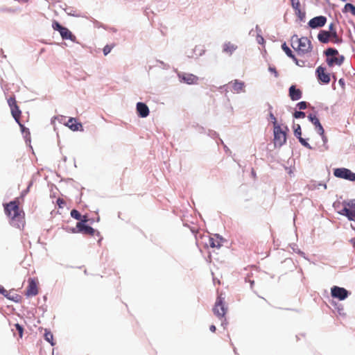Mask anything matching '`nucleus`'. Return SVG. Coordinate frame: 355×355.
<instances>
[{
  "mask_svg": "<svg viewBox=\"0 0 355 355\" xmlns=\"http://www.w3.org/2000/svg\"><path fill=\"white\" fill-rule=\"evenodd\" d=\"M324 54L326 56V62L330 67L335 65L340 66L345 60V57L340 55L336 49L328 48L324 51Z\"/></svg>",
  "mask_w": 355,
  "mask_h": 355,
  "instance_id": "3",
  "label": "nucleus"
},
{
  "mask_svg": "<svg viewBox=\"0 0 355 355\" xmlns=\"http://www.w3.org/2000/svg\"><path fill=\"white\" fill-rule=\"evenodd\" d=\"M252 175H253L254 177H255V176H256V173H255V172H254V171L253 169H252Z\"/></svg>",
  "mask_w": 355,
  "mask_h": 355,
  "instance_id": "48",
  "label": "nucleus"
},
{
  "mask_svg": "<svg viewBox=\"0 0 355 355\" xmlns=\"http://www.w3.org/2000/svg\"><path fill=\"white\" fill-rule=\"evenodd\" d=\"M286 141V132L281 126L274 127V144L275 146L281 147Z\"/></svg>",
  "mask_w": 355,
  "mask_h": 355,
  "instance_id": "6",
  "label": "nucleus"
},
{
  "mask_svg": "<svg viewBox=\"0 0 355 355\" xmlns=\"http://www.w3.org/2000/svg\"><path fill=\"white\" fill-rule=\"evenodd\" d=\"M10 111L12 116L15 119L17 123H19V119L21 117V112L19 110V106L17 105L14 107H10Z\"/></svg>",
  "mask_w": 355,
  "mask_h": 355,
  "instance_id": "22",
  "label": "nucleus"
},
{
  "mask_svg": "<svg viewBox=\"0 0 355 355\" xmlns=\"http://www.w3.org/2000/svg\"><path fill=\"white\" fill-rule=\"evenodd\" d=\"M345 9L349 11L353 15L355 16V6L352 3H347L345 6Z\"/></svg>",
  "mask_w": 355,
  "mask_h": 355,
  "instance_id": "30",
  "label": "nucleus"
},
{
  "mask_svg": "<svg viewBox=\"0 0 355 355\" xmlns=\"http://www.w3.org/2000/svg\"><path fill=\"white\" fill-rule=\"evenodd\" d=\"M209 245L212 248H220L222 246V238L218 236L209 238Z\"/></svg>",
  "mask_w": 355,
  "mask_h": 355,
  "instance_id": "19",
  "label": "nucleus"
},
{
  "mask_svg": "<svg viewBox=\"0 0 355 355\" xmlns=\"http://www.w3.org/2000/svg\"><path fill=\"white\" fill-rule=\"evenodd\" d=\"M236 49L237 46L230 42L225 43L223 45V51L229 55H232Z\"/></svg>",
  "mask_w": 355,
  "mask_h": 355,
  "instance_id": "21",
  "label": "nucleus"
},
{
  "mask_svg": "<svg viewBox=\"0 0 355 355\" xmlns=\"http://www.w3.org/2000/svg\"><path fill=\"white\" fill-rule=\"evenodd\" d=\"M343 205V208L338 213L346 216L349 220L355 222V199L344 201Z\"/></svg>",
  "mask_w": 355,
  "mask_h": 355,
  "instance_id": "5",
  "label": "nucleus"
},
{
  "mask_svg": "<svg viewBox=\"0 0 355 355\" xmlns=\"http://www.w3.org/2000/svg\"><path fill=\"white\" fill-rule=\"evenodd\" d=\"M330 41L335 44H340L343 42L342 38L338 35L336 31H330Z\"/></svg>",
  "mask_w": 355,
  "mask_h": 355,
  "instance_id": "24",
  "label": "nucleus"
},
{
  "mask_svg": "<svg viewBox=\"0 0 355 355\" xmlns=\"http://www.w3.org/2000/svg\"><path fill=\"white\" fill-rule=\"evenodd\" d=\"M269 116L274 124V127L279 125V124H277V119H276L275 116H274V114L272 112L270 113Z\"/></svg>",
  "mask_w": 355,
  "mask_h": 355,
  "instance_id": "42",
  "label": "nucleus"
},
{
  "mask_svg": "<svg viewBox=\"0 0 355 355\" xmlns=\"http://www.w3.org/2000/svg\"><path fill=\"white\" fill-rule=\"evenodd\" d=\"M57 203H58V206H59L60 207H62V205H64V200H63V199L58 198V199L57 200Z\"/></svg>",
  "mask_w": 355,
  "mask_h": 355,
  "instance_id": "44",
  "label": "nucleus"
},
{
  "mask_svg": "<svg viewBox=\"0 0 355 355\" xmlns=\"http://www.w3.org/2000/svg\"><path fill=\"white\" fill-rule=\"evenodd\" d=\"M178 76L181 82L189 85L197 84L198 82V77L192 73H179Z\"/></svg>",
  "mask_w": 355,
  "mask_h": 355,
  "instance_id": "9",
  "label": "nucleus"
},
{
  "mask_svg": "<svg viewBox=\"0 0 355 355\" xmlns=\"http://www.w3.org/2000/svg\"><path fill=\"white\" fill-rule=\"evenodd\" d=\"M44 338L47 342L50 343L52 346H53L55 345V343L53 342V334L49 330H48L46 329H45Z\"/></svg>",
  "mask_w": 355,
  "mask_h": 355,
  "instance_id": "26",
  "label": "nucleus"
},
{
  "mask_svg": "<svg viewBox=\"0 0 355 355\" xmlns=\"http://www.w3.org/2000/svg\"><path fill=\"white\" fill-rule=\"evenodd\" d=\"M282 49L284 50V51L285 52V53L291 58H292L295 62V63L299 65L298 64V61H297V59L295 58V56L293 55L292 51L291 50V49L286 44V43H284L282 45Z\"/></svg>",
  "mask_w": 355,
  "mask_h": 355,
  "instance_id": "23",
  "label": "nucleus"
},
{
  "mask_svg": "<svg viewBox=\"0 0 355 355\" xmlns=\"http://www.w3.org/2000/svg\"><path fill=\"white\" fill-rule=\"evenodd\" d=\"M318 40L323 44H327L330 42V31L321 30L318 35Z\"/></svg>",
  "mask_w": 355,
  "mask_h": 355,
  "instance_id": "18",
  "label": "nucleus"
},
{
  "mask_svg": "<svg viewBox=\"0 0 355 355\" xmlns=\"http://www.w3.org/2000/svg\"><path fill=\"white\" fill-rule=\"evenodd\" d=\"M308 118L311 121V123L315 125V127H317L320 125V121L319 119L314 115H312L311 114L308 116Z\"/></svg>",
  "mask_w": 355,
  "mask_h": 355,
  "instance_id": "29",
  "label": "nucleus"
},
{
  "mask_svg": "<svg viewBox=\"0 0 355 355\" xmlns=\"http://www.w3.org/2000/svg\"><path fill=\"white\" fill-rule=\"evenodd\" d=\"M76 227L79 232H81L86 235L94 236L96 230L90 226L86 225L83 223H78Z\"/></svg>",
  "mask_w": 355,
  "mask_h": 355,
  "instance_id": "12",
  "label": "nucleus"
},
{
  "mask_svg": "<svg viewBox=\"0 0 355 355\" xmlns=\"http://www.w3.org/2000/svg\"><path fill=\"white\" fill-rule=\"evenodd\" d=\"M327 22V18L324 16H318L313 17L309 21V26L311 28H317L322 27Z\"/></svg>",
  "mask_w": 355,
  "mask_h": 355,
  "instance_id": "11",
  "label": "nucleus"
},
{
  "mask_svg": "<svg viewBox=\"0 0 355 355\" xmlns=\"http://www.w3.org/2000/svg\"><path fill=\"white\" fill-rule=\"evenodd\" d=\"M214 314L221 321V324L224 325L226 321L225 315L227 312V307L225 305V298L220 295L218 296L215 304L213 307Z\"/></svg>",
  "mask_w": 355,
  "mask_h": 355,
  "instance_id": "4",
  "label": "nucleus"
},
{
  "mask_svg": "<svg viewBox=\"0 0 355 355\" xmlns=\"http://www.w3.org/2000/svg\"><path fill=\"white\" fill-rule=\"evenodd\" d=\"M209 329H210L211 331L215 332L216 328L215 325L212 324V325L210 326Z\"/></svg>",
  "mask_w": 355,
  "mask_h": 355,
  "instance_id": "47",
  "label": "nucleus"
},
{
  "mask_svg": "<svg viewBox=\"0 0 355 355\" xmlns=\"http://www.w3.org/2000/svg\"><path fill=\"white\" fill-rule=\"evenodd\" d=\"M15 327L16 328V330L18 331V334H19V336L20 338H22L23 336V333H24V328L21 325H20L19 324L17 323L15 324Z\"/></svg>",
  "mask_w": 355,
  "mask_h": 355,
  "instance_id": "33",
  "label": "nucleus"
},
{
  "mask_svg": "<svg viewBox=\"0 0 355 355\" xmlns=\"http://www.w3.org/2000/svg\"><path fill=\"white\" fill-rule=\"evenodd\" d=\"M298 139H299L300 142L302 144V145H303L304 146L307 147L309 148H311L309 144L307 143L306 141V140L304 139H303L302 137H298Z\"/></svg>",
  "mask_w": 355,
  "mask_h": 355,
  "instance_id": "40",
  "label": "nucleus"
},
{
  "mask_svg": "<svg viewBox=\"0 0 355 355\" xmlns=\"http://www.w3.org/2000/svg\"><path fill=\"white\" fill-rule=\"evenodd\" d=\"M289 96L293 101H297L302 98V92L297 89L295 86L292 85L289 88Z\"/></svg>",
  "mask_w": 355,
  "mask_h": 355,
  "instance_id": "16",
  "label": "nucleus"
},
{
  "mask_svg": "<svg viewBox=\"0 0 355 355\" xmlns=\"http://www.w3.org/2000/svg\"><path fill=\"white\" fill-rule=\"evenodd\" d=\"M71 216L72 218L76 219V220H80L81 219V214H80V212L78 211H77L76 209H72L71 211Z\"/></svg>",
  "mask_w": 355,
  "mask_h": 355,
  "instance_id": "31",
  "label": "nucleus"
},
{
  "mask_svg": "<svg viewBox=\"0 0 355 355\" xmlns=\"http://www.w3.org/2000/svg\"><path fill=\"white\" fill-rule=\"evenodd\" d=\"M6 214L10 218V223L12 225L20 228L24 226V212L19 208V202L13 200L4 205Z\"/></svg>",
  "mask_w": 355,
  "mask_h": 355,
  "instance_id": "1",
  "label": "nucleus"
},
{
  "mask_svg": "<svg viewBox=\"0 0 355 355\" xmlns=\"http://www.w3.org/2000/svg\"><path fill=\"white\" fill-rule=\"evenodd\" d=\"M52 27L55 31H58L59 33L60 30H62L64 28V26H61L60 23H58L56 21H53Z\"/></svg>",
  "mask_w": 355,
  "mask_h": 355,
  "instance_id": "34",
  "label": "nucleus"
},
{
  "mask_svg": "<svg viewBox=\"0 0 355 355\" xmlns=\"http://www.w3.org/2000/svg\"><path fill=\"white\" fill-rule=\"evenodd\" d=\"M7 101H8V104L10 107H14V106L17 105V101L15 100V97L14 96H10V98H8Z\"/></svg>",
  "mask_w": 355,
  "mask_h": 355,
  "instance_id": "32",
  "label": "nucleus"
},
{
  "mask_svg": "<svg viewBox=\"0 0 355 355\" xmlns=\"http://www.w3.org/2000/svg\"><path fill=\"white\" fill-rule=\"evenodd\" d=\"M112 48H113V46H110V45L105 46L103 48V50L104 55H107L111 51Z\"/></svg>",
  "mask_w": 355,
  "mask_h": 355,
  "instance_id": "38",
  "label": "nucleus"
},
{
  "mask_svg": "<svg viewBox=\"0 0 355 355\" xmlns=\"http://www.w3.org/2000/svg\"><path fill=\"white\" fill-rule=\"evenodd\" d=\"M60 34L62 39L64 40H73L75 39V36L71 33V32L66 27H64L60 31Z\"/></svg>",
  "mask_w": 355,
  "mask_h": 355,
  "instance_id": "20",
  "label": "nucleus"
},
{
  "mask_svg": "<svg viewBox=\"0 0 355 355\" xmlns=\"http://www.w3.org/2000/svg\"><path fill=\"white\" fill-rule=\"evenodd\" d=\"M293 115H294V117L296 119L305 117V113L303 112H301V111H296Z\"/></svg>",
  "mask_w": 355,
  "mask_h": 355,
  "instance_id": "37",
  "label": "nucleus"
},
{
  "mask_svg": "<svg viewBox=\"0 0 355 355\" xmlns=\"http://www.w3.org/2000/svg\"><path fill=\"white\" fill-rule=\"evenodd\" d=\"M295 15L298 17V18L303 21L305 18L306 13L303 10H302L301 8H297L295 10Z\"/></svg>",
  "mask_w": 355,
  "mask_h": 355,
  "instance_id": "28",
  "label": "nucleus"
},
{
  "mask_svg": "<svg viewBox=\"0 0 355 355\" xmlns=\"http://www.w3.org/2000/svg\"><path fill=\"white\" fill-rule=\"evenodd\" d=\"M315 129L318 134L322 136L323 141L325 142L327 141V137L324 136V130L321 123L315 127Z\"/></svg>",
  "mask_w": 355,
  "mask_h": 355,
  "instance_id": "27",
  "label": "nucleus"
},
{
  "mask_svg": "<svg viewBox=\"0 0 355 355\" xmlns=\"http://www.w3.org/2000/svg\"><path fill=\"white\" fill-rule=\"evenodd\" d=\"M80 220H81V222H80V223H85V222H87V216H85H85H81V219H80Z\"/></svg>",
  "mask_w": 355,
  "mask_h": 355,
  "instance_id": "46",
  "label": "nucleus"
},
{
  "mask_svg": "<svg viewBox=\"0 0 355 355\" xmlns=\"http://www.w3.org/2000/svg\"><path fill=\"white\" fill-rule=\"evenodd\" d=\"M0 293L2 294L3 296L7 297L9 300H11L12 301H17V298L19 296L17 295H15V297H10L9 295V293L2 286L0 285Z\"/></svg>",
  "mask_w": 355,
  "mask_h": 355,
  "instance_id": "25",
  "label": "nucleus"
},
{
  "mask_svg": "<svg viewBox=\"0 0 355 355\" xmlns=\"http://www.w3.org/2000/svg\"><path fill=\"white\" fill-rule=\"evenodd\" d=\"M291 46L299 54L307 53L312 49L311 42L307 37L299 38L295 35L291 37Z\"/></svg>",
  "mask_w": 355,
  "mask_h": 355,
  "instance_id": "2",
  "label": "nucleus"
},
{
  "mask_svg": "<svg viewBox=\"0 0 355 355\" xmlns=\"http://www.w3.org/2000/svg\"><path fill=\"white\" fill-rule=\"evenodd\" d=\"M339 83H343L342 79H340V80H339Z\"/></svg>",
  "mask_w": 355,
  "mask_h": 355,
  "instance_id": "49",
  "label": "nucleus"
},
{
  "mask_svg": "<svg viewBox=\"0 0 355 355\" xmlns=\"http://www.w3.org/2000/svg\"><path fill=\"white\" fill-rule=\"evenodd\" d=\"M268 70L274 74L275 77L277 78L279 76V73L275 67H269Z\"/></svg>",
  "mask_w": 355,
  "mask_h": 355,
  "instance_id": "41",
  "label": "nucleus"
},
{
  "mask_svg": "<svg viewBox=\"0 0 355 355\" xmlns=\"http://www.w3.org/2000/svg\"><path fill=\"white\" fill-rule=\"evenodd\" d=\"M294 134L296 137H300L302 135L301 127L299 124H297L294 128Z\"/></svg>",
  "mask_w": 355,
  "mask_h": 355,
  "instance_id": "35",
  "label": "nucleus"
},
{
  "mask_svg": "<svg viewBox=\"0 0 355 355\" xmlns=\"http://www.w3.org/2000/svg\"><path fill=\"white\" fill-rule=\"evenodd\" d=\"M28 285L26 290V295L27 297L35 296L38 294V281L35 278H29L28 280Z\"/></svg>",
  "mask_w": 355,
  "mask_h": 355,
  "instance_id": "8",
  "label": "nucleus"
},
{
  "mask_svg": "<svg viewBox=\"0 0 355 355\" xmlns=\"http://www.w3.org/2000/svg\"><path fill=\"white\" fill-rule=\"evenodd\" d=\"M336 31L335 28V25L334 24H331L329 26V31Z\"/></svg>",
  "mask_w": 355,
  "mask_h": 355,
  "instance_id": "45",
  "label": "nucleus"
},
{
  "mask_svg": "<svg viewBox=\"0 0 355 355\" xmlns=\"http://www.w3.org/2000/svg\"><path fill=\"white\" fill-rule=\"evenodd\" d=\"M17 123L19 124V127L21 128V132L23 133H24V132H28L29 133L28 129L26 128L23 124H21L19 121V123Z\"/></svg>",
  "mask_w": 355,
  "mask_h": 355,
  "instance_id": "43",
  "label": "nucleus"
},
{
  "mask_svg": "<svg viewBox=\"0 0 355 355\" xmlns=\"http://www.w3.org/2000/svg\"><path fill=\"white\" fill-rule=\"evenodd\" d=\"M66 125L73 131H77L82 128V124L78 123L75 118L72 117L69 119Z\"/></svg>",
  "mask_w": 355,
  "mask_h": 355,
  "instance_id": "17",
  "label": "nucleus"
},
{
  "mask_svg": "<svg viewBox=\"0 0 355 355\" xmlns=\"http://www.w3.org/2000/svg\"><path fill=\"white\" fill-rule=\"evenodd\" d=\"M137 111L139 116L144 118L148 116L149 109L148 106L144 103H137Z\"/></svg>",
  "mask_w": 355,
  "mask_h": 355,
  "instance_id": "14",
  "label": "nucleus"
},
{
  "mask_svg": "<svg viewBox=\"0 0 355 355\" xmlns=\"http://www.w3.org/2000/svg\"><path fill=\"white\" fill-rule=\"evenodd\" d=\"M318 79L323 83L328 84L331 79L329 73L325 72V69L322 67H318L316 69Z\"/></svg>",
  "mask_w": 355,
  "mask_h": 355,
  "instance_id": "13",
  "label": "nucleus"
},
{
  "mask_svg": "<svg viewBox=\"0 0 355 355\" xmlns=\"http://www.w3.org/2000/svg\"><path fill=\"white\" fill-rule=\"evenodd\" d=\"M23 1H24V2H27V1H28V0H23Z\"/></svg>",
  "mask_w": 355,
  "mask_h": 355,
  "instance_id": "50",
  "label": "nucleus"
},
{
  "mask_svg": "<svg viewBox=\"0 0 355 355\" xmlns=\"http://www.w3.org/2000/svg\"><path fill=\"white\" fill-rule=\"evenodd\" d=\"M334 175L339 178L347 180L349 181H355V173L348 168H336L334 171Z\"/></svg>",
  "mask_w": 355,
  "mask_h": 355,
  "instance_id": "7",
  "label": "nucleus"
},
{
  "mask_svg": "<svg viewBox=\"0 0 355 355\" xmlns=\"http://www.w3.org/2000/svg\"><path fill=\"white\" fill-rule=\"evenodd\" d=\"M297 106L300 110H305L307 107V103L301 101L297 104Z\"/></svg>",
  "mask_w": 355,
  "mask_h": 355,
  "instance_id": "39",
  "label": "nucleus"
},
{
  "mask_svg": "<svg viewBox=\"0 0 355 355\" xmlns=\"http://www.w3.org/2000/svg\"><path fill=\"white\" fill-rule=\"evenodd\" d=\"M331 295L333 297L343 300L347 297L348 291L344 288L335 286L331 288Z\"/></svg>",
  "mask_w": 355,
  "mask_h": 355,
  "instance_id": "10",
  "label": "nucleus"
},
{
  "mask_svg": "<svg viewBox=\"0 0 355 355\" xmlns=\"http://www.w3.org/2000/svg\"><path fill=\"white\" fill-rule=\"evenodd\" d=\"M230 84H232V91L234 93L239 94L245 92V84L243 82L234 80V81L231 82Z\"/></svg>",
  "mask_w": 355,
  "mask_h": 355,
  "instance_id": "15",
  "label": "nucleus"
},
{
  "mask_svg": "<svg viewBox=\"0 0 355 355\" xmlns=\"http://www.w3.org/2000/svg\"><path fill=\"white\" fill-rule=\"evenodd\" d=\"M291 5L293 8L295 10L297 8H300V0H291Z\"/></svg>",
  "mask_w": 355,
  "mask_h": 355,
  "instance_id": "36",
  "label": "nucleus"
}]
</instances>
